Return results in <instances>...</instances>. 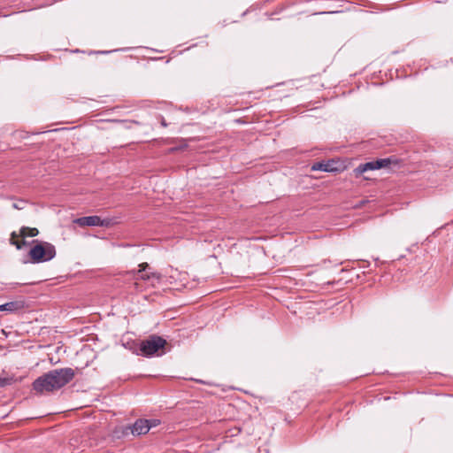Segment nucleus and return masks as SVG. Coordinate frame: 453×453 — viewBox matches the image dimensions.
<instances>
[{
	"label": "nucleus",
	"mask_w": 453,
	"mask_h": 453,
	"mask_svg": "<svg viewBox=\"0 0 453 453\" xmlns=\"http://www.w3.org/2000/svg\"><path fill=\"white\" fill-rule=\"evenodd\" d=\"M16 237H17V234H16L15 232H13L12 234V237H11V243L12 245H15L18 250H20V249H22V247H24V246L28 244L25 240H22L20 242L15 241Z\"/></svg>",
	"instance_id": "obj_12"
},
{
	"label": "nucleus",
	"mask_w": 453,
	"mask_h": 453,
	"mask_svg": "<svg viewBox=\"0 0 453 453\" xmlns=\"http://www.w3.org/2000/svg\"><path fill=\"white\" fill-rule=\"evenodd\" d=\"M311 170L313 171H322V172H331L333 171V168L331 166V164L329 162H319L312 165Z\"/></svg>",
	"instance_id": "obj_9"
},
{
	"label": "nucleus",
	"mask_w": 453,
	"mask_h": 453,
	"mask_svg": "<svg viewBox=\"0 0 453 453\" xmlns=\"http://www.w3.org/2000/svg\"><path fill=\"white\" fill-rule=\"evenodd\" d=\"M13 206L14 208L19 209V204L14 203Z\"/></svg>",
	"instance_id": "obj_16"
},
{
	"label": "nucleus",
	"mask_w": 453,
	"mask_h": 453,
	"mask_svg": "<svg viewBox=\"0 0 453 453\" xmlns=\"http://www.w3.org/2000/svg\"><path fill=\"white\" fill-rule=\"evenodd\" d=\"M166 345V341L160 336L151 335L140 343V354L144 357H151L155 354L162 355L165 352L162 350Z\"/></svg>",
	"instance_id": "obj_3"
},
{
	"label": "nucleus",
	"mask_w": 453,
	"mask_h": 453,
	"mask_svg": "<svg viewBox=\"0 0 453 453\" xmlns=\"http://www.w3.org/2000/svg\"><path fill=\"white\" fill-rule=\"evenodd\" d=\"M372 170H376L373 161L367 162L365 164H362V165H358L355 169V172H356L357 175H361L364 173H365L366 171H372Z\"/></svg>",
	"instance_id": "obj_8"
},
{
	"label": "nucleus",
	"mask_w": 453,
	"mask_h": 453,
	"mask_svg": "<svg viewBox=\"0 0 453 453\" xmlns=\"http://www.w3.org/2000/svg\"><path fill=\"white\" fill-rule=\"evenodd\" d=\"M158 424H159V420H157V419L150 420V425H151V427L156 426Z\"/></svg>",
	"instance_id": "obj_14"
},
{
	"label": "nucleus",
	"mask_w": 453,
	"mask_h": 453,
	"mask_svg": "<svg viewBox=\"0 0 453 453\" xmlns=\"http://www.w3.org/2000/svg\"><path fill=\"white\" fill-rule=\"evenodd\" d=\"M73 369L66 367L55 369L37 378L33 388L38 393L52 392L69 383L74 377Z\"/></svg>",
	"instance_id": "obj_1"
},
{
	"label": "nucleus",
	"mask_w": 453,
	"mask_h": 453,
	"mask_svg": "<svg viewBox=\"0 0 453 453\" xmlns=\"http://www.w3.org/2000/svg\"><path fill=\"white\" fill-rule=\"evenodd\" d=\"M373 162H374L375 169L378 170V169L388 166L391 163V160H390V158H382V159L375 160Z\"/></svg>",
	"instance_id": "obj_11"
},
{
	"label": "nucleus",
	"mask_w": 453,
	"mask_h": 453,
	"mask_svg": "<svg viewBox=\"0 0 453 453\" xmlns=\"http://www.w3.org/2000/svg\"><path fill=\"white\" fill-rule=\"evenodd\" d=\"M161 124H162L163 127H166L167 126V124H166V122H165V120L164 119H162Z\"/></svg>",
	"instance_id": "obj_15"
},
{
	"label": "nucleus",
	"mask_w": 453,
	"mask_h": 453,
	"mask_svg": "<svg viewBox=\"0 0 453 453\" xmlns=\"http://www.w3.org/2000/svg\"><path fill=\"white\" fill-rule=\"evenodd\" d=\"M73 223L80 226H108L110 219H102L99 216H87L77 218Z\"/></svg>",
	"instance_id": "obj_4"
},
{
	"label": "nucleus",
	"mask_w": 453,
	"mask_h": 453,
	"mask_svg": "<svg viewBox=\"0 0 453 453\" xmlns=\"http://www.w3.org/2000/svg\"><path fill=\"white\" fill-rule=\"evenodd\" d=\"M151 428L150 420L148 419H138L131 427V432L134 435L145 434Z\"/></svg>",
	"instance_id": "obj_6"
},
{
	"label": "nucleus",
	"mask_w": 453,
	"mask_h": 453,
	"mask_svg": "<svg viewBox=\"0 0 453 453\" xmlns=\"http://www.w3.org/2000/svg\"><path fill=\"white\" fill-rule=\"evenodd\" d=\"M11 383H12V379L0 377V388L10 385Z\"/></svg>",
	"instance_id": "obj_13"
},
{
	"label": "nucleus",
	"mask_w": 453,
	"mask_h": 453,
	"mask_svg": "<svg viewBox=\"0 0 453 453\" xmlns=\"http://www.w3.org/2000/svg\"><path fill=\"white\" fill-rule=\"evenodd\" d=\"M32 243H34V246L29 251L32 263L38 264L47 262L55 257L56 249L53 244L38 240H34Z\"/></svg>",
	"instance_id": "obj_2"
},
{
	"label": "nucleus",
	"mask_w": 453,
	"mask_h": 453,
	"mask_svg": "<svg viewBox=\"0 0 453 453\" xmlns=\"http://www.w3.org/2000/svg\"><path fill=\"white\" fill-rule=\"evenodd\" d=\"M38 234H39V231L37 228L23 226L20 229V236L23 238H25L27 236L34 237V236H36Z\"/></svg>",
	"instance_id": "obj_10"
},
{
	"label": "nucleus",
	"mask_w": 453,
	"mask_h": 453,
	"mask_svg": "<svg viewBox=\"0 0 453 453\" xmlns=\"http://www.w3.org/2000/svg\"><path fill=\"white\" fill-rule=\"evenodd\" d=\"M26 307V303L24 300H16L12 302H9L0 305V311H7L11 313H15L22 311Z\"/></svg>",
	"instance_id": "obj_5"
},
{
	"label": "nucleus",
	"mask_w": 453,
	"mask_h": 453,
	"mask_svg": "<svg viewBox=\"0 0 453 453\" xmlns=\"http://www.w3.org/2000/svg\"><path fill=\"white\" fill-rule=\"evenodd\" d=\"M148 269H150V265L148 263L140 264L139 270H138L137 273H141V274L136 279H141L143 280H150L153 279H156L157 280H160V274L157 273L147 272V273H143V272L147 271Z\"/></svg>",
	"instance_id": "obj_7"
},
{
	"label": "nucleus",
	"mask_w": 453,
	"mask_h": 453,
	"mask_svg": "<svg viewBox=\"0 0 453 453\" xmlns=\"http://www.w3.org/2000/svg\"><path fill=\"white\" fill-rule=\"evenodd\" d=\"M134 287H135L136 289H138V283L137 282L134 283Z\"/></svg>",
	"instance_id": "obj_17"
}]
</instances>
